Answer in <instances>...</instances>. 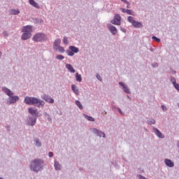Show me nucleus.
<instances>
[{"label":"nucleus","mask_w":179,"mask_h":179,"mask_svg":"<svg viewBox=\"0 0 179 179\" xmlns=\"http://www.w3.org/2000/svg\"><path fill=\"white\" fill-rule=\"evenodd\" d=\"M24 103L28 106H35V107H44V105L45 104L44 101L33 96H25Z\"/></svg>","instance_id":"nucleus-1"},{"label":"nucleus","mask_w":179,"mask_h":179,"mask_svg":"<svg viewBox=\"0 0 179 179\" xmlns=\"http://www.w3.org/2000/svg\"><path fill=\"white\" fill-rule=\"evenodd\" d=\"M30 170L34 173H38L44 169V161L41 159H35L29 165Z\"/></svg>","instance_id":"nucleus-2"},{"label":"nucleus","mask_w":179,"mask_h":179,"mask_svg":"<svg viewBox=\"0 0 179 179\" xmlns=\"http://www.w3.org/2000/svg\"><path fill=\"white\" fill-rule=\"evenodd\" d=\"M32 40L36 43H44V41H47V35L44 33H37L34 35Z\"/></svg>","instance_id":"nucleus-3"},{"label":"nucleus","mask_w":179,"mask_h":179,"mask_svg":"<svg viewBox=\"0 0 179 179\" xmlns=\"http://www.w3.org/2000/svg\"><path fill=\"white\" fill-rule=\"evenodd\" d=\"M91 131L96 135V136H99L100 138H106V134L96 128H92Z\"/></svg>","instance_id":"nucleus-4"},{"label":"nucleus","mask_w":179,"mask_h":179,"mask_svg":"<svg viewBox=\"0 0 179 179\" xmlns=\"http://www.w3.org/2000/svg\"><path fill=\"white\" fill-rule=\"evenodd\" d=\"M109 31L113 35L115 36L118 33V29H117V27H115L114 25L111 24H108L107 26Z\"/></svg>","instance_id":"nucleus-5"},{"label":"nucleus","mask_w":179,"mask_h":179,"mask_svg":"<svg viewBox=\"0 0 179 179\" xmlns=\"http://www.w3.org/2000/svg\"><path fill=\"white\" fill-rule=\"evenodd\" d=\"M41 98L43 100H45L47 103H50V104H54V99L51 98L50 95H47L45 94L41 95Z\"/></svg>","instance_id":"nucleus-6"},{"label":"nucleus","mask_w":179,"mask_h":179,"mask_svg":"<svg viewBox=\"0 0 179 179\" xmlns=\"http://www.w3.org/2000/svg\"><path fill=\"white\" fill-rule=\"evenodd\" d=\"M9 104H15L16 101H19L20 98L17 96L10 95L8 99Z\"/></svg>","instance_id":"nucleus-7"},{"label":"nucleus","mask_w":179,"mask_h":179,"mask_svg":"<svg viewBox=\"0 0 179 179\" xmlns=\"http://www.w3.org/2000/svg\"><path fill=\"white\" fill-rule=\"evenodd\" d=\"M152 129L155 134V135H157L158 136V138H160L161 139H164V134H163V133H162V131H160V130H159L157 128L153 127Z\"/></svg>","instance_id":"nucleus-8"},{"label":"nucleus","mask_w":179,"mask_h":179,"mask_svg":"<svg viewBox=\"0 0 179 179\" xmlns=\"http://www.w3.org/2000/svg\"><path fill=\"white\" fill-rule=\"evenodd\" d=\"M120 86H122V90L124 93H127V94H131V91L129 90V88L128 87L125 86V84L122 82H119Z\"/></svg>","instance_id":"nucleus-9"},{"label":"nucleus","mask_w":179,"mask_h":179,"mask_svg":"<svg viewBox=\"0 0 179 179\" xmlns=\"http://www.w3.org/2000/svg\"><path fill=\"white\" fill-rule=\"evenodd\" d=\"M2 91L3 92V93H5V94L8 96V97H10V96H13V94H14L13 92H12L10 90H9L6 87H3Z\"/></svg>","instance_id":"nucleus-10"},{"label":"nucleus","mask_w":179,"mask_h":179,"mask_svg":"<svg viewBox=\"0 0 179 179\" xmlns=\"http://www.w3.org/2000/svg\"><path fill=\"white\" fill-rule=\"evenodd\" d=\"M37 121V117H29L28 119L27 124L28 125H31V127H33L35 125L36 122Z\"/></svg>","instance_id":"nucleus-11"},{"label":"nucleus","mask_w":179,"mask_h":179,"mask_svg":"<svg viewBox=\"0 0 179 179\" xmlns=\"http://www.w3.org/2000/svg\"><path fill=\"white\" fill-rule=\"evenodd\" d=\"M33 27H31V25H28L26 27H24L22 29V31L23 33H30L31 34V31H33Z\"/></svg>","instance_id":"nucleus-12"},{"label":"nucleus","mask_w":179,"mask_h":179,"mask_svg":"<svg viewBox=\"0 0 179 179\" xmlns=\"http://www.w3.org/2000/svg\"><path fill=\"white\" fill-rule=\"evenodd\" d=\"M31 38V34L26 33V32H24L21 36L22 40H24V41L29 40V38Z\"/></svg>","instance_id":"nucleus-13"},{"label":"nucleus","mask_w":179,"mask_h":179,"mask_svg":"<svg viewBox=\"0 0 179 179\" xmlns=\"http://www.w3.org/2000/svg\"><path fill=\"white\" fill-rule=\"evenodd\" d=\"M164 163H165L166 166H167L168 167H173L174 166V162H173V161H171V159H165Z\"/></svg>","instance_id":"nucleus-14"},{"label":"nucleus","mask_w":179,"mask_h":179,"mask_svg":"<svg viewBox=\"0 0 179 179\" xmlns=\"http://www.w3.org/2000/svg\"><path fill=\"white\" fill-rule=\"evenodd\" d=\"M28 112L29 113V114L34 115V117H38V113H37V110H34L33 108H29Z\"/></svg>","instance_id":"nucleus-15"},{"label":"nucleus","mask_w":179,"mask_h":179,"mask_svg":"<svg viewBox=\"0 0 179 179\" xmlns=\"http://www.w3.org/2000/svg\"><path fill=\"white\" fill-rule=\"evenodd\" d=\"M132 26L136 29H141V27H143V24H142V22L136 20L134 23L132 24Z\"/></svg>","instance_id":"nucleus-16"},{"label":"nucleus","mask_w":179,"mask_h":179,"mask_svg":"<svg viewBox=\"0 0 179 179\" xmlns=\"http://www.w3.org/2000/svg\"><path fill=\"white\" fill-rule=\"evenodd\" d=\"M29 2L30 5H31L34 8H36V9H40V6L34 0H29Z\"/></svg>","instance_id":"nucleus-17"},{"label":"nucleus","mask_w":179,"mask_h":179,"mask_svg":"<svg viewBox=\"0 0 179 179\" xmlns=\"http://www.w3.org/2000/svg\"><path fill=\"white\" fill-rule=\"evenodd\" d=\"M66 69H68L69 72H71V73H75L76 71L73 69V66H72L71 64H66Z\"/></svg>","instance_id":"nucleus-18"},{"label":"nucleus","mask_w":179,"mask_h":179,"mask_svg":"<svg viewBox=\"0 0 179 179\" xmlns=\"http://www.w3.org/2000/svg\"><path fill=\"white\" fill-rule=\"evenodd\" d=\"M55 170L57 171H59L61 170V164H59V162L55 161Z\"/></svg>","instance_id":"nucleus-19"},{"label":"nucleus","mask_w":179,"mask_h":179,"mask_svg":"<svg viewBox=\"0 0 179 179\" xmlns=\"http://www.w3.org/2000/svg\"><path fill=\"white\" fill-rule=\"evenodd\" d=\"M69 50H71L72 52L74 53V54H78V52H79V48H76L73 45H71L69 46Z\"/></svg>","instance_id":"nucleus-20"},{"label":"nucleus","mask_w":179,"mask_h":179,"mask_svg":"<svg viewBox=\"0 0 179 179\" xmlns=\"http://www.w3.org/2000/svg\"><path fill=\"white\" fill-rule=\"evenodd\" d=\"M71 90L73 92V93H75V94H76L77 96L79 95V90L78 89V87H76V85H72Z\"/></svg>","instance_id":"nucleus-21"},{"label":"nucleus","mask_w":179,"mask_h":179,"mask_svg":"<svg viewBox=\"0 0 179 179\" xmlns=\"http://www.w3.org/2000/svg\"><path fill=\"white\" fill-rule=\"evenodd\" d=\"M61 44V39L58 38L56 39L54 42V48H57V47L60 46Z\"/></svg>","instance_id":"nucleus-22"},{"label":"nucleus","mask_w":179,"mask_h":179,"mask_svg":"<svg viewBox=\"0 0 179 179\" xmlns=\"http://www.w3.org/2000/svg\"><path fill=\"white\" fill-rule=\"evenodd\" d=\"M85 118H86V120H88V121H91L92 122H94V118L92 116H89L87 115H84Z\"/></svg>","instance_id":"nucleus-23"},{"label":"nucleus","mask_w":179,"mask_h":179,"mask_svg":"<svg viewBox=\"0 0 179 179\" xmlns=\"http://www.w3.org/2000/svg\"><path fill=\"white\" fill-rule=\"evenodd\" d=\"M76 79L77 82H82V76L79 74L78 73H76Z\"/></svg>","instance_id":"nucleus-24"},{"label":"nucleus","mask_w":179,"mask_h":179,"mask_svg":"<svg viewBox=\"0 0 179 179\" xmlns=\"http://www.w3.org/2000/svg\"><path fill=\"white\" fill-rule=\"evenodd\" d=\"M76 106L80 108V110H83V106L79 101H76Z\"/></svg>","instance_id":"nucleus-25"},{"label":"nucleus","mask_w":179,"mask_h":179,"mask_svg":"<svg viewBox=\"0 0 179 179\" xmlns=\"http://www.w3.org/2000/svg\"><path fill=\"white\" fill-rule=\"evenodd\" d=\"M145 122L148 125H152L156 124V120L155 119H151V120H147Z\"/></svg>","instance_id":"nucleus-26"},{"label":"nucleus","mask_w":179,"mask_h":179,"mask_svg":"<svg viewBox=\"0 0 179 179\" xmlns=\"http://www.w3.org/2000/svg\"><path fill=\"white\" fill-rule=\"evenodd\" d=\"M114 19L119 22V23H121V15H120V14L115 15Z\"/></svg>","instance_id":"nucleus-27"},{"label":"nucleus","mask_w":179,"mask_h":179,"mask_svg":"<svg viewBox=\"0 0 179 179\" xmlns=\"http://www.w3.org/2000/svg\"><path fill=\"white\" fill-rule=\"evenodd\" d=\"M110 23H112V24H117V26L121 25V23H120V22H117V20H115V18L110 20Z\"/></svg>","instance_id":"nucleus-28"},{"label":"nucleus","mask_w":179,"mask_h":179,"mask_svg":"<svg viewBox=\"0 0 179 179\" xmlns=\"http://www.w3.org/2000/svg\"><path fill=\"white\" fill-rule=\"evenodd\" d=\"M127 20H128V22H129V23H131V24H133L134 23V22L136 21L135 19H134V17H132V16H129L127 17Z\"/></svg>","instance_id":"nucleus-29"},{"label":"nucleus","mask_w":179,"mask_h":179,"mask_svg":"<svg viewBox=\"0 0 179 179\" xmlns=\"http://www.w3.org/2000/svg\"><path fill=\"white\" fill-rule=\"evenodd\" d=\"M66 53L69 57H73V55H75V53L71 49L67 50Z\"/></svg>","instance_id":"nucleus-30"},{"label":"nucleus","mask_w":179,"mask_h":179,"mask_svg":"<svg viewBox=\"0 0 179 179\" xmlns=\"http://www.w3.org/2000/svg\"><path fill=\"white\" fill-rule=\"evenodd\" d=\"M35 142H36L35 143L36 146H37L38 148H41V142H40V139L36 138Z\"/></svg>","instance_id":"nucleus-31"},{"label":"nucleus","mask_w":179,"mask_h":179,"mask_svg":"<svg viewBox=\"0 0 179 179\" xmlns=\"http://www.w3.org/2000/svg\"><path fill=\"white\" fill-rule=\"evenodd\" d=\"M56 50H58L60 52H62V54H63V52H65V49L61 45L57 46V48H56Z\"/></svg>","instance_id":"nucleus-32"},{"label":"nucleus","mask_w":179,"mask_h":179,"mask_svg":"<svg viewBox=\"0 0 179 179\" xmlns=\"http://www.w3.org/2000/svg\"><path fill=\"white\" fill-rule=\"evenodd\" d=\"M170 80L173 86L177 83V80H176V78H174L173 76H171Z\"/></svg>","instance_id":"nucleus-33"},{"label":"nucleus","mask_w":179,"mask_h":179,"mask_svg":"<svg viewBox=\"0 0 179 179\" xmlns=\"http://www.w3.org/2000/svg\"><path fill=\"white\" fill-rule=\"evenodd\" d=\"M65 58V57H64V55H58L56 57V59H59V61H62V59H64Z\"/></svg>","instance_id":"nucleus-34"},{"label":"nucleus","mask_w":179,"mask_h":179,"mask_svg":"<svg viewBox=\"0 0 179 179\" xmlns=\"http://www.w3.org/2000/svg\"><path fill=\"white\" fill-rule=\"evenodd\" d=\"M64 44H69V41L68 40V36H64L63 38Z\"/></svg>","instance_id":"nucleus-35"},{"label":"nucleus","mask_w":179,"mask_h":179,"mask_svg":"<svg viewBox=\"0 0 179 179\" xmlns=\"http://www.w3.org/2000/svg\"><path fill=\"white\" fill-rule=\"evenodd\" d=\"M152 39L154 40V41H157V43H160V38L156 37L155 36H153Z\"/></svg>","instance_id":"nucleus-36"},{"label":"nucleus","mask_w":179,"mask_h":179,"mask_svg":"<svg viewBox=\"0 0 179 179\" xmlns=\"http://www.w3.org/2000/svg\"><path fill=\"white\" fill-rule=\"evenodd\" d=\"M44 20L43 19H36V23H38L39 24H41V23H43Z\"/></svg>","instance_id":"nucleus-37"},{"label":"nucleus","mask_w":179,"mask_h":179,"mask_svg":"<svg viewBox=\"0 0 179 179\" xmlns=\"http://www.w3.org/2000/svg\"><path fill=\"white\" fill-rule=\"evenodd\" d=\"M126 13H127V15H131V16H134V12L129 9H127Z\"/></svg>","instance_id":"nucleus-38"},{"label":"nucleus","mask_w":179,"mask_h":179,"mask_svg":"<svg viewBox=\"0 0 179 179\" xmlns=\"http://www.w3.org/2000/svg\"><path fill=\"white\" fill-rule=\"evenodd\" d=\"M151 66H152V68H157L159 66V63L155 62L153 64H151Z\"/></svg>","instance_id":"nucleus-39"},{"label":"nucleus","mask_w":179,"mask_h":179,"mask_svg":"<svg viewBox=\"0 0 179 179\" xmlns=\"http://www.w3.org/2000/svg\"><path fill=\"white\" fill-rule=\"evenodd\" d=\"M173 87H175V89H176V90H178V92H179V84L176 83L173 85Z\"/></svg>","instance_id":"nucleus-40"},{"label":"nucleus","mask_w":179,"mask_h":179,"mask_svg":"<svg viewBox=\"0 0 179 179\" xmlns=\"http://www.w3.org/2000/svg\"><path fill=\"white\" fill-rule=\"evenodd\" d=\"M117 112L120 113V114H121V115H124V112H122L121 108H117Z\"/></svg>","instance_id":"nucleus-41"},{"label":"nucleus","mask_w":179,"mask_h":179,"mask_svg":"<svg viewBox=\"0 0 179 179\" xmlns=\"http://www.w3.org/2000/svg\"><path fill=\"white\" fill-rule=\"evenodd\" d=\"M13 12H14V15H19V13H20V11H19V10H13Z\"/></svg>","instance_id":"nucleus-42"},{"label":"nucleus","mask_w":179,"mask_h":179,"mask_svg":"<svg viewBox=\"0 0 179 179\" xmlns=\"http://www.w3.org/2000/svg\"><path fill=\"white\" fill-rule=\"evenodd\" d=\"M3 37H8V36H9V34L8 33V31H4L3 32Z\"/></svg>","instance_id":"nucleus-43"},{"label":"nucleus","mask_w":179,"mask_h":179,"mask_svg":"<svg viewBox=\"0 0 179 179\" xmlns=\"http://www.w3.org/2000/svg\"><path fill=\"white\" fill-rule=\"evenodd\" d=\"M162 110L164 111H167V106H164V105H162Z\"/></svg>","instance_id":"nucleus-44"},{"label":"nucleus","mask_w":179,"mask_h":179,"mask_svg":"<svg viewBox=\"0 0 179 179\" xmlns=\"http://www.w3.org/2000/svg\"><path fill=\"white\" fill-rule=\"evenodd\" d=\"M96 79H98V80H99L100 82H101V76H100V75L96 74Z\"/></svg>","instance_id":"nucleus-45"},{"label":"nucleus","mask_w":179,"mask_h":179,"mask_svg":"<svg viewBox=\"0 0 179 179\" xmlns=\"http://www.w3.org/2000/svg\"><path fill=\"white\" fill-rule=\"evenodd\" d=\"M48 156L49 157H52L54 156V153L52 152H50Z\"/></svg>","instance_id":"nucleus-46"},{"label":"nucleus","mask_w":179,"mask_h":179,"mask_svg":"<svg viewBox=\"0 0 179 179\" xmlns=\"http://www.w3.org/2000/svg\"><path fill=\"white\" fill-rule=\"evenodd\" d=\"M120 9L123 13H127V9L125 8H120Z\"/></svg>","instance_id":"nucleus-47"},{"label":"nucleus","mask_w":179,"mask_h":179,"mask_svg":"<svg viewBox=\"0 0 179 179\" xmlns=\"http://www.w3.org/2000/svg\"><path fill=\"white\" fill-rule=\"evenodd\" d=\"M171 73H173V74L177 73V71H176L175 70H173L172 69H171Z\"/></svg>","instance_id":"nucleus-48"},{"label":"nucleus","mask_w":179,"mask_h":179,"mask_svg":"<svg viewBox=\"0 0 179 179\" xmlns=\"http://www.w3.org/2000/svg\"><path fill=\"white\" fill-rule=\"evenodd\" d=\"M122 2H124V3H127V4H129V2H128V1L127 0H121Z\"/></svg>","instance_id":"nucleus-49"},{"label":"nucleus","mask_w":179,"mask_h":179,"mask_svg":"<svg viewBox=\"0 0 179 179\" xmlns=\"http://www.w3.org/2000/svg\"><path fill=\"white\" fill-rule=\"evenodd\" d=\"M120 30L123 31V33H126L127 30L124 28H121Z\"/></svg>","instance_id":"nucleus-50"},{"label":"nucleus","mask_w":179,"mask_h":179,"mask_svg":"<svg viewBox=\"0 0 179 179\" xmlns=\"http://www.w3.org/2000/svg\"><path fill=\"white\" fill-rule=\"evenodd\" d=\"M48 121H49V122H51V121H52V119H51V117L48 116Z\"/></svg>","instance_id":"nucleus-51"},{"label":"nucleus","mask_w":179,"mask_h":179,"mask_svg":"<svg viewBox=\"0 0 179 179\" xmlns=\"http://www.w3.org/2000/svg\"><path fill=\"white\" fill-rule=\"evenodd\" d=\"M113 110H117V107L115 106H112Z\"/></svg>","instance_id":"nucleus-52"},{"label":"nucleus","mask_w":179,"mask_h":179,"mask_svg":"<svg viewBox=\"0 0 179 179\" xmlns=\"http://www.w3.org/2000/svg\"><path fill=\"white\" fill-rule=\"evenodd\" d=\"M45 115H47L48 117H50V114L47 113H44Z\"/></svg>","instance_id":"nucleus-53"},{"label":"nucleus","mask_w":179,"mask_h":179,"mask_svg":"<svg viewBox=\"0 0 179 179\" xmlns=\"http://www.w3.org/2000/svg\"><path fill=\"white\" fill-rule=\"evenodd\" d=\"M129 4H127V8H128V9H129L131 7L129 6Z\"/></svg>","instance_id":"nucleus-54"},{"label":"nucleus","mask_w":179,"mask_h":179,"mask_svg":"<svg viewBox=\"0 0 179 179\" xmlns=\"http://www.w3.org/2000/svg\"><path fill=\"white\" fill-rule=\"evenodd\" d=\"M79 171H83V168H80V169H79Z\"/></svg>","instance_id":"nucleus-55"},{"label":"nucleus","mask_w":179,"mask_h":179,"mask_svg":"<svg viewBox=\"0 0 179 179\" xmlns=\"http://www.w3.org/2000/svg\"><path fill=\"white\" fill-rule=\"evenodd\" d=\"M177 146L179 148V141L177 142Z\"/></svg>","instance_id":"nucleus-56"},{"label":"nucleus","mask_w":179,"mask_h":179,"mask_svg":"<svg viewBox=\"0 0 179 179\" xmlns=\"http://www.w3.org/2000/svg\"><path fill=\"white\" fill-rule=\"evenodd\" d=\"M150 51L153 52V48H150Z\"/></svg>","instance_id":"nucleus-57"},{"label":"nucleus","mask_w":179,"mask_h":179,"mask_svg":"<svg viewBox=\"0 0 179 179\" xmlns=\"http://www.w3.org/2000/svg\"><path fill=\"white\" fill-rule=\"evenodd\" d=\"M2 57V52H0V57Z\"/></svg>","instance_id":"nucleus-58"},{"label":"nucleus","mask_w":179,"mask_h":179,"mask_svg":"<svg viewBox=\"0 0 179 179\" xmlns=\"http://www.w3.org/2000/svg\"><path fill=\"white\" fill-rule=\"evenodd\" d=\"M127 99H129V95H127Z\"/></svg>","instance_id":"nucleus-59"},{"label":"nucleus","mask_w":179,"mask_h":179,"mask_svg":"<svg viewBox=\"0 0 179 179\" xmlns=\"http://www.w3.org/2000/svg\"><path fill=\"white\" fill-rule=\"evenodd\" d=\"M178 108H179V103H178Z\"/></svg>","instance_id":"nucleus-60"},{"label":"nucleus","mask_w":179,"mask_h":179,"mask_svg":"<svg viewBox=\"0 0 179 179\" xmlns=\"http://www.w3.org/2000/svg\"><path fill=\"white\" fill-rule=\"evenodd\" d=\"M105 114H107V112H105Z\"/></svg>","instance_id":"nucleus-61"}]
</instances>
